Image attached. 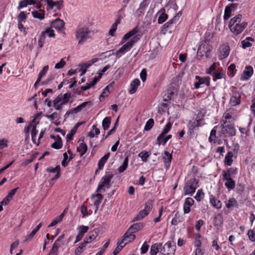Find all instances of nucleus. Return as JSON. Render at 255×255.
I'll return each mask as SVG.
<instances>
[{"label":"nucleus","instance_id":"obj_19","mask_svg":"<svg viewBox=\"0 0 255 255\" xmlns=\"http://www.w3.org/2000/svg\"><path fill=\"white\" fill-rule=\"evenodd\" d=\"M194 201L191 198L188 197L185 199L183 205V211L184 214H188L190 211V207L193 205Z\"/></svg>","mask_w":255,"mask_h":255},{"label":"nucleus","instance_id":"obj_12","mask_svg":"<svg viewBox=\"0 0 255 255\" xmlns=\"http://www.w3.org/2000/svg\"><path fill=\"white\" fill-rule=\"evenodd\" d=\"M175 248V245H172L170 242H168L162 247V253L166 254V255H170L172 252V255H174Z\"/></svg>","mask_w":255,"mask_h":255},{"label":"nucleus","instance_id":"obj_59","mask_svg":"<svg viewBox=\"0 0 255 255\" xmlns=\"http://www.w3.org/2000/svg\"><path fill=\"white\" fill-rule=\"evenodd\" d=\"M45 38L46 36L44 35V33H42L38 41L39 47L42 48L43 47V44L44 43Z\"/></svg>","mask_w":255,"mask_h":255},{"label":"nucleus","instance_id":"obj_5","mask_svg":"<svg viewBox=\"0 0 255 255\" xmlns=\"http://www.w3.org/2000/svg\"><path fill=\"white\" fill-rule=\"evenodd\" d=\"M153 206V201L148 200L144 205V209L141 210L133 220V221H139L147 216L150 212Z\"/></svg>","mask_w":255,"mask_h":255},{"label":"nucleus","instance_id":"obj_44","mask_svg":"<svg viewBox=\"0 0 255 255\" xmlns=\"http://www.w3.org/2000/svg\"><path fill=\"white\" fill-rule=\"evenodd\" d=\"M38 131L36 130V128H35V127H33V128H32L31 130L32 140L34 144H36L37 145H38L39 144V142L37 141L36 140V135Z\"/></svg>","mask_w":255,"mask_h":255},{"label":"nucleus","instance_id":"obj_14","mask_svg":"<svg viewBox=\"0 0 255 255\" xmlns=\"http://www.w3.org/2000/svg\"><path fill=\"white\" fill-rule=\"evenodd\" d=\"M98 61V58H95L93 59L88 61L85 63H82L79 65V66L81 67L80 71L82 72L80 75L82 76L85 74L86 72L87 69L90 67L91 65H92L94 63H96Z\"/></svg>","mask_w":255,"mask_h":255},{"label":"nucleus","instance_id":"obj_52","mask_svg":"<svg viewBox=\"0 0 255 255\" xmlns=\"http://www.w3.org/2000/svg\"><path fill=\"white\" fill-rule=\"evenodd\" d=\"M176 21L172 18L171 19L169 20L168 22L165 23L162 26V31L165 30L167 31V29L171 27V25L174 23H175Z\"/></svg>","mask_w":255,"mask_h":255},{"label":"nucleus","instance_id":"obj_17","mask_svg":"<svg viewBox=\"0 0 255 255\" xmlns=\"http://www.w3.org/2000/svg\"><path fill=\"white\" fill-rule=\"evenodd\" d=\"M130 233V232H127L124 235V238L120 242V244H124L125 245L128 242H130L133 241L135 238V236Z\"/></svg>","mask_w":255,"mask_h":255},{"label":"nucleus","instance_id":"obj_29","mask_svg":"<svg viewBox=\"0 0 255 255\" xmlns=\"http://www.w3.org/2000/svg\"><path fill=\"white\" fill-rule=\"evenodd\" d=\"M143 227V224L141 223L133 224L130 226L128 230V232L130 233H135L141 229Z\"/></svg>","mask_w":255,"mask_h":255},{"label":"nucleus","instance_id":"obj_10","mask_svg":"<svg viewBox=\"0 0 255 255\" xmlns=\"http://www.w3.org/2000/svg\"><path fill=\"white\" fill-rule=\"evenodd\" d=\"M195 80L196 81L194 83V85L196 89H198L201 85L205 84L207 86H209L210 84V78L208 76L200 77L199 76H196Z\"/></svg>","mask_w":255,"mask_h":255},{"label":"nucleus","instance_id":"obj_13","mask_svg":"<svg viewBox=\"0 0 255 255\" xmlns=\"http://www.w3.org/2000/svg\"><path fill=\"white\" fill-rule=\"evenodd\" d=\"M65 22L63 20L57 18L51 22V26L57 29L59 32H62L64 28Z\"/></svg>","mask_w":255,"mask_h":255},{"label":"nucleus","instance_id":"obj_46","mask_svg":"<svg viewBox=\"0 0 255 255\" xmlns=\"http://www.w3.org/2000/svg\"><path fill=\"white\" fill-rule=\"evenodd\" d=\"M232 9L230 6H227L225 9V13L224 15V20L228 19L231 16Z\"/></svg>","mask_w":255,"mask_h":255},{"label":"nucleus","instance_id":"obj_50","mask_svg":"<svg viewBox=\"0 0 255 255\" xmlns=\"http://www.w3.org/2000/svg\"><path fill=\"white\" fill-rule=\"evenodd\" d=\"M250 40L253 41L254 40L253 39V38L252 37H248L246 39V40L242 41V47L244 48H246L250 47L252 45L251 43L250 42Z\"/></svg>","mask_w":255,"mask_h":255},{"label":"nucleus","instance_id":"obj_11","mask_svg":"<svg viewBox=\"0 0 255 255\" xmlns=\"http://www.w3.org/2000/svg\"><path fill=\"white\" fill-rule=\"evenodd\" d=\"M237 155L238 151L235 149H234L233 151H230L228 152L224 159L225 164L227 166L231 165L233 161V158H236Z\"/></svg>","mask_w":255,"mask_h":255},{"label":"nucleus","instance_id":"obj_4","mask_svg":"<svg viewBox=\"0 0 255 255\" xmlns=\"http://www.w3.org/2000/svg\"><path fill=\"white\" fill-rule=\"evenodd\" d=\"M199 186L198 180L192 178L189 180L185 184L183 190L184 194L192 196L196 189Z\"/></svg>","mask_w":255,"mask_h":255},{"label":"nucleus","instance_id":"obj_2","mask_svg":"<svg viewBox=\"0 0 255 255\" xmlns=\"http://www.w3.org/2000/svg\"><path fill=\"white\" fill-rule=\"evenodd\" d=\"M242 15L239 14L231 19L229 27L231 31L235 35L241 34L248 26V22H241Z\"/></svg>","mask_w":255,"mask_h":255},{"label":"nucleus","instance_id":"obj_30","mask_svg":"<svg viewBox=\"0 0 255 255\" xmlns=\"http://www.w3.org/2000/svg\"><path fill=\"white\" fill-rule=\"evenodd\" d=\"M171 127H172V124L171 123L168 122V123L166 124V125L163 128L161 133L157 136L158 140L160 138H163V136L165 135V134L169 132V131L170 130Z\"/></svg>","mask_w":255,"mask_h":255},{"label":"nucleus","instance_id":"obj_6","mask_svg":"<svg viewBox=\"0 0 255 255\" xmlns=\"http://www.w3.org/2000/svg\"><path fill=\"white\" fill-rule=\"evenodd\" d=\"M114 175L113 174H106L104 176H103L98 185V187L97 189L96 192H99L101 190H104V187H106L108 188L110 187V182L113 178Z\"/></svg>","mask_w":255,"mask_h":255},{"label":"nucleus","instance_id":"obj_33","mask_svg":"<svg viewBox=\"0 0 255 255\" xmlns=\"http://www.w3.org/2000/svg\"><path fill=\"white\" fill-rule=\"evenodd\" d=\"M110 153L106 154L103 157H102L98 161V168L100 170H102L104 166L105 163L107 161L108 159L110 157Z\"/></svg>","mask_w":255,"mask_h":255},{"label":"nucleus","instance_id":"obj_53","mask_svg":"<svg viewBox=\"0 0 255 255\" xmlns=\"http://www.w3.org/2000/svg\"><path fill=\"white\" fill-rule=\"evenodd\" d=\"M138 155L141 158L142 161L143 162H146L147 161L148 157L149 156L148 152L145 151L140 152Z\"/></svg>","mask_w":255,"mask_h":255},{"label":"nucleus","instance_id":"obj_40","mask_svg":"<svg viewBox=\"0 0 255 255\" xmlns=\"http://www.w3.org/2000/svg\"><path fill=\"white\" fill-rule=\"evenodd\" d=\"M223 217L221 214H218L214 218V225L221 226L223 224Z\"/></svg>","mask_w":255,"mask_h":255},{"label":"nucleus","instance_id":"obj_31","mask_svg":"<svg viewBox=\"0 0 255 255\" xmlns=\"http://www.w3.org/2000/svg\"><path fill=\"white\" fill-rule=\"evenodd\" d=\"M87 146L84 142H81L77 148V151L80 152V156H83L87 151Z\"/></svg>","mask_w":255,"mask_h":255},{"label":"nucleus","instance_id":"obj_47","mask_svg":"<svg viewBox=\"0 0 255 255\" xmlns=\"http://www.w3.org/2000/svg\"><path fill=\"white\" fill-rule=\"evenodd\" d=\"M89 227L81 225L78 227L77 229L79 231L78 233L84 236V235L89 230Z\"/></svg>","mask_w":255,"mask_h":255},{"label":"nucleus","instance_id":"obj_21","mask_svg":"<svg viewBox=\"0 0 255 255\" xmlns=\"http://www.w3.org/2000/svg\"><path fill=\"white\" fill-rule=\"evenodd\" d=\"M237 173V168L231 167L228 168L226 171L223 170L222 172V176L232 178Z\"/></svg>","mask_w":255,"mask_h":255},{"label":"nucleus","instance_id":"obj_38","mask_svg":"<svg viewBox=\"0 0 255 255\" xmlns=\"http://www.w3.org/2000/svg\"><path fill=\"white\" fill-rule=\"evenodd\" d=\"M111 123V118L110 117H107L104 119L102 122V127L105 130L109 128Z\"/></svg>","mask_w":255,"mask_h":255},{"label":"nucleus","instance_id":"obj_35","mask_svg":"<svg viewBox=\"0 0 255 255\" xmlns=\"http://www.w3.org/2000/svg\"><path fill=\"white\" fill-rule=\"evenodd\" d=\"M225 73L223 69H220L219 71L214 72L212 74L213 80L216 81L218 79H221L224 77Z\"/></svg>","mask_w":255,"mask_h":255},{"label":"nucleus","instance_id":"obj_3","mask_svg":"<svg viewBox=\"0 0 255 255\" xmlns=\"http://www.w3.org/2000/svg\"><path fill=\"white\" fill-rule=\"evenodd\" d=\"M91 30L87 26H79L75 31L76 38L78 40L79 45L83 44L86 40L91 38Z\"/></svg>","mask_w":255,"mask_h":255},{"label":"nucleus","instance_id":"obj_24","mask_svg":"<svg viewBox=\"0 0 255 255\" xmlns=\"http://www.w3.org/2000/svg\"><path fill=\"white\" fill-rule=\"evenodd\" d=\"M99 234V230L98 229H95L90 233L88 237L84 239V241H87V244L94 241Z\"/></svg>","mask_w":255,"mask_h":255},{"label":"nucleus","instance_id":"obj_57","mask_svg":"<svg viewBox=\"0 0 255 255\" xmlns=\"http://www.w3.org/2000/svg\"><path fill=\"white\" fill-rule=\"evenodd\" d=\"M248 234L250 240L255 241V227L253 230H249Z\"/></svg>","mask_w":255,"mask_h":255},{"label":"nucleus","instance_id":"obj_1","mask_svg":"<svg viewBox=\"0 0 255 255\" xmlns=\"http://www.w3.org/2000/svg\"><path fill=\"white\" fill-rule=\"evenodd\" d=\"M139 29L137 27H134L131 31L126 33L123 37L121 44H123L125 42V41L128 39L129 38L132 37L130 40L127 43L124 44L115 53L117 59L120 58L122 55L125 54L127 52L129 51L130 49L133 47L134 43L139 39L137 36L135 35Z\"/></svg>","mask_w":255,"mask_h":255},{"label":"nucleus","instance_id":"obj_18","mask_svg":"<svg viewBox=\"0 0 255 255\" xmlns=\"http://www.w3.org/2000/svg\"><path fill=\"white\" fill-rule=\"evenodd\" d=\"M235 121L234 118L232 116V114L226 111L223 115L222 122L224 124H232Z\"/></svg>","mask_w":255,"mask_h":255},{"label":"nucleus","instance_id":"obj_48","mask_svg":"<svg viewBox=\"0 0 255 255\" xmlns=\"http://www.w3.org/2000/svg\"><path fill=\"white\" fill-rule=\"evenodd\" d=\"M128 157H127L126 158H125L123 165H121L119 168L118 170H119V172L120 173L123 172L127 169L128 165Z\"/></svg>","mask_w":255,"mask_h":255},{"label":"nucleus","instance_id":"obj_7","mask_svg":"<svg viewBox=\"0 0 255 255\" xmlns=\"http://www.w3.org/2000/svg\"><path fill=\"white\" fill-rule=\"evenodd\" d=\"M221 133L233 136L236 134V130L233 124H223L221 126Z\"/></svg>","mask_w":255,"mask_h":255},{"label":"nucleus","instance_id":"obj_16","mask_svg":"<svg viewBox=\"0 0 255 255\" xmlns=\"http://www.w3.org/2000/svg\"><path fill=\"white\" fill-rule=\"evenodd\" d=\"M92 199L94 200V205L96 207L95 213H96L99 209V206L101 203V201L103 199V196L99 193H98L96 195L94 194L92 195Z\"/></svg>","mask_w":255,"mask_h":255},{"label":"nucleus","instance_id":"obj_34","mask_svg":"<svg viewBox=\"0 0 255 255\" xmlns=\"http://www.w3.org/2000/svg\"><path fill=\"white\" fill-rule=\"evenodd\" d=\"M56 141L53 143L51 147L56 149H60L62 146V140L59 135L56 136Z\"/></svg>","mask_w":255,"mask_h":255},{"label":"nucleus","instance_id":"obj_15","mask_svg":"<svg viewBox=\"0 0 255 255\" xmlns=\"http://www.w3.org/2000/svg\"><path fill=\"white\" fill-rule=\"evenodd\" d=\"M87 105H91V102L89 101L83 102L80 105L76 107V108L71 110L70 111H67L66 114L67 115H69L70 114H72L78 113L81 111L85 107H86V106H87Z\"/></svg>","mask_w":255,"mask_h":255},{"label":"nucleus","instance_id":"obj_61","mask_svg":"<svg viewBox=\"0 0 255 255\" xmlns=\"http://www.w3.org/2000/svg\"><path fill=\"white\" fill-rule=\"evenodd\" d=\"M76 131L77 130L72 128L70 131V132L68 133L66 136L67 141H70L72 139L73 136L76 133Z\"/></svg>","mask_w":255,"mask_h":255},{"label":"nucleus","instance_id":"obj_23","mask_svg":"<svg viewBox=\"0 0 255 255\" xmlns=\"http://www.w3.org/2000/svg\"><path fill=\"white\" fill-rule=\"evenodd\" d=\"M253 74V69L250 66H247L246 70L244 71L241 79L243 80H248Z\"/></svg>","mask_w":255,"mask_h":255},{"label":"nucleus","instance_id":"obj_63","mask_svg":"<svg viewBox=\"0 0 255 255\" xmlns=\"http://www.w3.org/2000/svg\"><path fill=\"white\" fill-rule=\"evenodd\" d=\"M31 13L34 18H38L40 20L44 18V15L39 13L38 11H32Z\"/></svg>","mask_w":255,"mask_h":255},{"label":"nucleus","instance_id":"obj_22","mask_svg":"<svg viewBox=\"0 0 255 255\" xmlns=\"http://www.w3.org/2000/svg\"><path fill=\"white\" fill-rule=\"evenodd\" d=\"M164 153L165 154V156L163 157V159L164 163V167L166 170H167L170 167L172 156V154L169 153L167 151H164Z\"/></svg>","mask_w":255,"mask_h":255},{"label":"nucleus","instance_id":"obj_43","mask_svg":"<svg viewBox=\"0 0 255 255\" xmlns=\"http://www.w3.org/2000/svg\"><path fill=\"white\" fill-rule=\"evenodd\" d=\"M64 217V213H62L59 216H57L48 226V227H51L55 226L58 223L60 222Z\"/></svg>","mask_w":255,"mask_h":255},{"label":"nucleus","instance_id":"obj_55","mask_svg":"<svg viewBox=\"0 0 255 255\" xmlns=\"http://www.w3.org/2000/svg\"><path fill=\"white\" fill-rule=\"evenodd\" d=\"M48 68H49V67H48V65L45 66L43 67L42 70L41 71H40V72L39 73V74L38 75V81L41 80V78L46 74V73L48 71Z\"/></svg>","mask_w":255,"mask_h":255},{"label":"nucleus","instance_id":"obj_54","mask_svg":"<svg viewBox=\"0 0 255 255\" xmlns=\"http://www.w3.org/2000/svg\"><path fill=\"white\" fill-rule=\"evenodd\" d=\"M204 193L203 192L202 190L199 189L197 191V192L195 197V198L197 201H200L201 200H202L204 198Z\"/></svg>","mask_w":255,"mask_h":255},{"label":"nucleus","instance_id":"obj_58","mask_svg":"<svg viewBox=\"0 0 255 255\" xmlns=\"http://www.w3.org/2000/svg\"><path fill=\"white\" fill-rule=\"evenodd\" d=\"M27 18L24 11H21L17 16L18 22H22Z\"/></svg>","mask_w":255,"mask_h":255},{"label":"nucleus","instance_id":"obj_26","mask_svg":"<svg viewBox=\"0 0 255 255\" xmlns=\"http://www.w3.org/2000/svg\"><path fill=\"white\" fill-rule=\"evenodd\" d=\"M46 117L50 121L53 122V123L56 125H58L59 123L58 121L60 118V114L57 112H54L51 115H46Z\"/></svg>","mask_w":255,"mask_h":255},{"label":"nucleus","instance_id":"obj_37","mask_svg":"<svg viewBox=\"0 0 255 255\" xmlns=\"http://www.w3.org/2000/svg\"><path fill=\"white\" fill-rule=\"evenodd\" d=\"M99 78H95L93 81L90 83L87 84L86 85L82 86L81 87L82 90L85 91L89 89L91 87L94 86L99 81Z\"/></svg>","mask_w":255,"mask_h":255},{"label":"nucleus","instance_id":"obj_41","mask_svg":"<svg viewBox=\"0 0 255 255\" xmlns=\"http://www.w3.org/2000/svg\"><path fill=\"white\" fill-rule=\"evenodd\" d=\"M217 127H215L211 131L210 135L209 137V141L210 142L215 143L217 140L216 130L215 129Z\"/></svg>","mask_w":255,"mask_h":255},{"label":"nucleus","instance_id":"obj_64","mask_svg":"<svg viewBox=\"0 0 255 255\" xmlns=\"http://www.w3.org/2000/svg\"><path fill=\"white\" fill-rule=\"evenodd\" d=\"M111 86V84H110L104 89L102 93L100 96V99H101L102 97L104 98L105 96H107L108 94L109 93V89Z\"/></svg>","mask_w":255,"mask_h":255},{"label":"nucleus","instance_id":"obj_9","mask_svg":"<svg viewBox=\"0 0 255 255\" xmlns=\"http://www.w3.org/2000/svg\"><path fill=\"white\" fill-rule=\"evenodd\" d=\"M230 52V47L226 44L221 45L219 49L218 57L221 60L226 58L229 55Z\"/></svg>","mask_w":255,"mask_h":255},{"label":"nucleus","instance_id":"obj_20","mask_svg":"<svg viewBox=\"0 0 255 255\" xmlns=\"http://www.w3.org/2000/svg\"><path fill=\"white\" fill-rule=\"evenodd\" d=\"M222 179L224 181H226L225 186L229 191L235 188L236 183L232 178L223 177Z\"/></svg>","mask_w":255,"mask_h":255},{"label":"nucleus","instance_id":"obj_8","mask_svg":"<svg viewBox=\"0 0 255 255\" xmlns=\"http://www.w3.org/2000/svg\"><path fill=\"white\" fill-rule=\"evenodd\" d=\"M65 235L62 234L60 235L58 239L55 241L53 245L52 248L50 250L49 255H58V249L61 245V242L64 239Z\"/></svg>","mask_w":255,"mask_h":255},{"label":"nucleus","instance_id":"obj_49","mask_svg":"<svg viewBox=\"0 0 255 255\" xmlns=\"http://www.w3.org/2000/svg\"><path fill=\"white\" fill-rule=\"evenodd\" d=\"M154 125V120L152 119H149L146 123L144 126V130L146 131H149Z\"/></svg>","mask_w":255,"mask_h":255},{"label":"nucleus","instance_id":"obj_28","mask_svg":"<svg viewBox=\"0 0 255 255\" xmlns=\"http://www.w3.org/2000/svg\"><path fill=\"white\" fill-rule=\"evenodd\" d=\"M210 202L214 208L218 209L221 208L222 205L221 202L219 200L216 199L213 195L210 197Z\"/></svg>","mask_w":255,"mask_h":255},{"label":"nucleus","instance_id":"obj_56","mask_svg":"<svg viewBox=\"0 0 255 255\" xmlns=\"http://www.w3.org/2000/svg\"><path fill=\"white\" fill-rule=\"evenodd\" d=\"M218 65L217 63H214L208 69L206 70V73L208 74H212V72L215 71L216 69L217 66Z\"/></svg>","mask_w":255,"mask_h":255},{"label":"nucleus","instance_id":"obj_25","mask_svg":"<svg viewBox=\"0 0 255 255\" xmlns=\"http://www.w3.org/2000/svg\"><path fill=\"white\" fill-rule=\"evenodd\" d=\"M162 252V244L156 243L152 245L150 250V255H156L159 252Z\"/></svg>","mask_w":255,"mask_h":255},{"label":"nucleus","instance_id":"obj_45","mask_svg":"<svg viewBox=\"0 0 255 255\" xmlns=\"http://www.w3.org/2000/svg\"><path fill=\"white\" fill-rule=\"evenodd\" d=\"M238 205V204L237 201L234 198H230L228 200V202L227 203H226V207L228 208H230L233 207H237Z\"/></svg>","mask_w":255,"mask_h":255},{"label":"nucleus","instance_id":"obj_36","mask_svg":"<svg viewBox=\"0 0 255 255\" xmlns=\"http://www.w3.org/2000/svg\"><path fill=\"white\" fill-rule=\"evenodd\" d=\"M87 241H84L75 250V255H80L83 252L84 249L85 248Z\"/></svg>","mask_w":255,"mask_h":255},{"label":"nucleus","instance_id":"obj_60","mask_svg":"<svg viewBox=\"0 0 255 255\" xmlns=\"http://www.w3.org/2000/svg\"><path fill=\"white\" fill-rule=\"evenodd\" d=\"M8 142V140L5 138L0 139V149H2L4 148L7 147Z\"/></svg>","mask_w":255,"mask_h":255},{"label":"nucleus","instance_id":"obj_62","mask_svg":"<svg viewBox=\"0 0 255 255\" xmlns=\"http://www.w3.org/2000/svg\"><path fill=\"white\" fill-rule=\"evenodd\" d=\"M42 33H44L45 35L46 34H47L50 37H55L54 31L51 28H47L46 30L43 31Z\"/></svg>","mask_w":255,"mask_h":255},{"label":"nucleus","instance_id":"obj_51","mask_svg":"<svg viewBox=\"0 0 255 255\" xmlns=\"http://www.w3.org/2000/svg\"><path fill=\"white\" fill-rule=\"evenodd\" d=\"M168 18V15L164 12H161L158 18V23L162 24L165 22Z\"/></svg>","mask_w":255,"mask_h":255},{"label":"nucleus","instance_id":"obj_27","mask_svg":"<svg viewBox=\"0 0 255 255\" xmlns=\"http://www.w3.org/2000/svg\"><path fill=\"white\" fill-rule=\"evenodd\" d=\"M139 84L140 81L139 79H135L133 80L130 83V88L129 89V93L131 94L135 93Z\"/></svg>","mask_w":255,"mask_h":255},{"label":"nucleus","instance_id":"obj_32","mask_svg":"<svg viewBox=\"0 0 255 255\" xmlns=\"http://www.w3.org/2000/svg\"><path fill=\"white\" fill-rule=\"evenodd\" d=\"M184 218L183 216L177 212L175 214L174 217L172 219L171 223L172 225L176 226L178 223L182 222Z\"/></svg>","mask_w":255,"mask_h":255},{"label":"nucleus","instance_id":"obj_42","mask_svg":"<svg viewBox=\"0 0 255 255\" xmlns=\"http://www.w3.org/2000/svg\"><path fill=\"white\" fill-rule=\"evenodd\" d=\"M240 97L238 95L233 96L230 99L231 105L235 106L240 103Z\"/></svg>","mask_w":255,"mask_h":255},{"label":"nucleus","instance_id":"obj_39","mask_svg":"<svg viewBox=\"0 0 255 255\" xmlns=\"http://www.w3.org/2000/svg\"><path fill=\"white\" fill-rule=\"evenodd\" d=\"M201 123L200 120H196L193 122H190L189 123V128L190 130H195L196 128L200 126Z\"/></svg>","mask_w":255,"mask_h":255}]
</instances>
